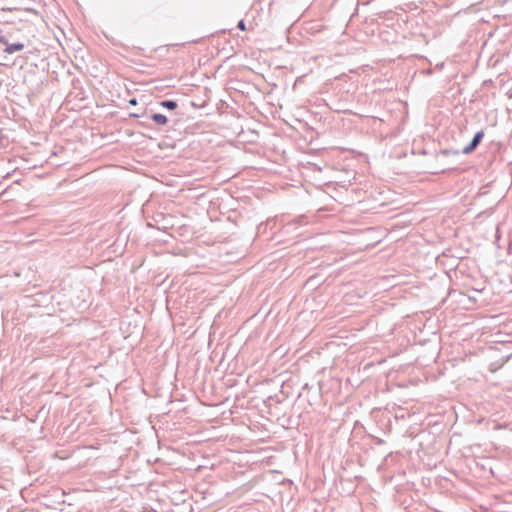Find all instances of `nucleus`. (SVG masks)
Returning <instances> with one entry per match:
<instances>
[{"instance_id":"423d86ee","label":"nucleus","mask_w":512,"mask_h":512,"mask_svg":"<svg viewBox=\"0 0 512 512\" xmlns=\"http://www.w3.org/2000/svg\"><path fill=\"white\" fill-rule=\"evenodd\" d=\"M237 28L244 31L246 30V24H245V21L243 19H241L238 24H237Z\"/></svg>"},{"instance_id":"f257e3e1","label":"nucleus","mask_w":512,"mask_h":512,"mask_svg":"<svg viewBox=\"0 0 512 512\" xmlns=\"http://www.w3.org/2000/svg\"><path fill=\"white\" fill-rule=\"evenodd\" d=\"M483 137H484L483 130L476 132L474 137L472 138L471 142L463 148L462 153L463 154L472 153L478 147V145L481 143Z\"/></svg>"},{"instance_id":"9d476101","label":"nucleus","mask_w":512,"mask_h":512,"mask_svg":"<svg viewBox=\"0 0 512 512\" xmlns=\"http://www.w3.org/2000/svg\"><path fill=\"white\" fill-rule=\"evenodd\" d=\"M304 220H305V217H304V216H301V217H299V218H298V221H299L300 223H303V222H304Z\"/></svg>"},{"instance_id":"1a4fd4ad","label":"nucleus","mask_w":512,"mask_h":512,"mask_svg":"<svg viewBox=\"0 0 512 512\" xmlns=\"http://www.w3.org/2000/svg\"><path fill=\"white\" fill-rule=\"evenodd\" d=\"M129 103L132 105H135L137 103V100L135 98H133L129 101Z\"/></svg>"},{"instance_id":"6e6552de","label":"nucleus","mask_w":512,"mask_h":512,"mask_svg":"<svg viewBox=\"0 0 512 512\" xmlns=\"http://www.w3.org/2000/svg\"><path fill=\"white\" fill-rule=\"evenodd\" d=\"M141 512H158V511L153 508H150V509H143Z\"/></svg>"},{"instance_id":"20e7f679","label":"nucleus","mask_w":512,"mask_h":512,"mask_svg":"<svg viewBox=\"0 0 512 512\" xmlns=\"http://www.w3.org/2000/svg\"><path fill=\"white\" fill-rule=\"evenodd\" d=\"M159 105L162 108H165L168 110H174L178 107V103L175 100H162L159 102Z\"/></svg>"},{"instance_id":"0eeeda50","label":"nucleus","mask_w":512,"mask_h":512,"mask_svg":"<svg viewBox=\"0 0 512 512\" xmlns=\"http://www.w3.org/2000/svg\"><path fill=\"white\" fill-rule=\"evenodd\" d=\"M0 43L7 44V38L3 34L2 30L0 29Z\"/></svg>"},{"instance_id":"7ed1b4c3","label":"nucleus","mask_w":512,"mask_h":512,"mask_svg":"<svg viewBox=\"0 0 512 512\" xmlns=\"http://www.w3.org/2000/svg\"><path fill=\"white\" fill-rule=\"evenodd\" d=\"M150 118L158 125H166L168 122V118L161 113H153Z\"/></svg>"},{"instance_id":"f03ea898","label":"nucleus","mask_w":512,"mask_h":512,"mask_svg":"<svg viewBox=\"0 0 512 512\" xmlns=\"http://www.w3.org/2000/svg\"><path fill=\"white\" fill-rule=\"evenodd\" d=\"M4 45L6 46L4 49V52L7 54H13L15 52L22 51L25 48V45L20 42L9 43L7 41V44H4Z\"/></svg>"},{"instance_id":"39448f33","label":"nucleus","mask_w":512,"mask_h":512,"mask_svg":"<svg viewBox=\"0 0 512 512\" xmlns=\"http://www.w3.org/2000/svg\"><path fill=\"white\" fill-rule=\"evenodd\" d=\"M441 153L443 155L448 156V155H459L460 152L458 150L444 149L441 151Z\"/></svg>"}]
</instances>
